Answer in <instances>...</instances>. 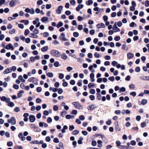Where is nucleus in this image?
Wrapping results in <instances>:
<instances>
[{
    "mask_svg": "<svg viewBox=\"0 0 149 149\" xmlns=\"http://www.w3.org/2000/svg\"><path fill=\"white\" fill-rule=\"evenodd\" d=\"M50 54L58 58L61 56V53L59 52L55 49H53L51 51Z\"/></svg>",
    "mask_w": 149,
    "mask_h": 149,
    "instance_id": "obj_1",
    "label": "nucleus"
},
{
    "mask_svg": "<svg viewBox=\"0 0 149 149\" xmlns=\"http://www.w3.org/2000/svg\"><path fill=\"white\" fill-rule=\"evenodd\" d=\"M72 104L76 109H83V106L78 102H72Z\"/></svg>",
    "mask_w": 149,
    "mask_h": 149,
    "instance_id": "obj_2",
    "label": "nucleus"
},
{
    "mask_svg": "<svg viewBox=\"0 0 149 149\" xmlns=\"http://www.w3.org/2000/svg\"><path fill=\"white\" fill-rule=\"evenodd\" d=\"M9 123H11L12 125H15L16 123V120L14 117H12L8 120Z\"/></svg>",
    "mask_w": 149,
    "mask_h": 149,
    "instance_id": "obj_3",
    "label": "nucleus"
},
{
    "mask_svg": "<svg viewBox=\"0 0 149 149\" xmlns=\"http://www.w3.org/2000/svg\"><path fill=\"white\" fill-rule=\"evenodd\" d=\"M113 29L114 30V32H115L120 31V29L117 26L116 22L115 23L114 25L113 26Z\"/></svg>",
    "mask_w": 149,
    "mask_h": 149,
    "instance_id": "obj_4",
    "label": "nucleus"
},
{
    "mask_svg": "<svg viewBox=\"0 0 149 149\" xmlns=\"http://www.w3.org/2000/svg\"><path fill=\"white\" fill-rule=\"evenodd\" d=\"M25 11L26 13H29L31 14H33L34 13V10L33 9H31L27 8L25 9Z\"/></svg>",
    "mask_w": 149,
    "mask_h": 149,
    "instance_id": "obj_5",
    "label": "nucleus"
},
{
    "mask_svg": "<svg viewBox=\"0 0 149 149\" xmlns=\"http://www.w3.org/2000/svg\"><path fill=\"white\" fill-rule=\"evenodd\" d=\"M63 7L62 6H59L57 9L56 10V13L58 14H60L61 13V10L62 9Z\"/></svg>",
    "mask_w": 149,
    "mask_h": 149,
    "instance_id": "obj_6",
    "label": "nucleus"
},
{
    "mask_svg": "<svg viewBox=\"0 0 149 149\" xmlns=\"http://www.w3.org/2000/svg\"><path fill=\"white\" fill-rule=\"evenodd\" d=\"M33 33L31 34V36L30 37L32 38H36L37 36L36 35L37 33V30L35 29L33 31Z\"/></svg>",
    "mask_w": 149,
    "mask_h": 149,
    "instance_id": "obj_7",
    "label": "nucleus"
},
{
    "mask_svg": "<svg viewBox=\"0 0 149 149\" xmlns=\"http://www.w3.org/2000/svg\"><path fill=\"white\" fill-rule=\"evenodd\" d=\"M96 108V107L95 106L94 104H92L88 106L87 107V109L89 110L92 111Z\"/></svg>",
    "mask_w": 149,
    "mask_h": 149,
    "instance_id": "obj_8",
    "label": "nucleus"
},
{
    "mask_svg": "<svg viewBox=\"0 0 149 149\" xmlns=\"http://www.w3.org/2000/svg\"><path fill=\"white\" fill-rule=\"evenodd\" d=\"M5 48L7 49H11L13 50L14 49L13 46L10 43H9L7 45L6 47Z\"/></svg>",
    "mask_w": 149,
    "mask_h": 149,
    "instance_id": "obj_9",
    "label": "nucleus"
},
{
    "mask_svg": "<svg viewBox=\"0 0 149 149\" xmlns=\"http://www.w3.org/2000/svg\"><path fill=\"white\" fill-rule=\"evenodd\" d=\"M1 100L3 101H6V103L8 102V100H10V99L9 98H7L5 96H2L1 98Z\"/></svg>",
    "mask_w": 149,
    "mask_h": 149,
    "instance_id": "obj_10",
    "label": "nucleus"
},
{
    "mask_svg": "<svg viewBox=\"0 0 149 149\" xmlns=\"http://www.w3.org/2000/svg\"><path fill=\"white\" fill-rule=\"evenodd\" d=\"M127 56L128 58L129 59L133 58L134 56V54L130 52L128 53L127 54Z\"/></svg>",
    "mask_w": 149,
    "mask_h": 149,
    "instance_id": "obj_11",
    "label": "nucleus"
},
{
    "mask_svg": "<svg viewBox=\"0 0 149 149\" xmlns=\"http://www.w3.org/2000/svg\"><path fill=\"white\" fill-rule=\"evenodd\" d=\"M8 102L6 103H8V106L10 107H12L15 106V104L12 102L10 101V100H8Z\"/></svg>",
    "mask_w": 149,
    "mask_h": 149,
    "instance_id": "obj_12",
    "label": "nucleus"
},
{
    "mask_svg": "<svg viewBox=\"0 0 149 149\" xmlns=\"http://www.w3.org/2000/svg\"><path fill=\"white\" fill-rule=\"evenodd\" d=\"M84 7V5L83 4H79L78 6L76 8V10L77 11H79L82 8Z\"/></svg>",
    "mask_w": 149,
    "mask_h": 149,
    "instance_id": "obj_13",
    "label": "nucleus"
},
{
    "mask_svg": "<svg viewBox=\"0 0 149 149\" xmlns=\"http://www.w3.org/2000/svg\"><path fill=\"white\" fill-rule=\"evenodd\" d=\"M29 120L31 122H33L35 120V118L34 116L30 115L29 117Z\"/></svg>",
    "mask_w": 149,
    "mask_h": 149,
    "instance_id": "obj_14",
    "label": "nucleus"
},
{
    "mask_svg": "<svg viewBox=\"0 0 149 149\" xmlns=\"http://www.w3.org/2000/svg\"><path fill=\"white\" fill-rule=\"evenodd\" d=\"M11 69L10 68H8L5 70L4 72V74H7L11 72Z\"/></svg>",
    "mask_w": 149,
    "mask_h": 149,
    "instance_id": "obj_15",
    "label": "nucleus"
},
{
    "mask_svg": "<svg viewBox=\"0 0 149 149\" xmlns=\"http://www.w3.org/2000/svg\"><path fill=\"white\" fill-rule=\"evenodd\" d=\"M24 92L23 90H21L19 91L17 94V96L18 98H20L22 96V93Z\"/></svg>",
    "mask_w": 149,
    "mask_h": 149,
    "instance_id": "obj_16",
    "label": "nucleus"
},
{
    "mask_svg": "<svg viewBox=\"0 0 149 149\" xmlns=\"http://www.w3.org/2000/svg\"><path fill=\"white\" fill-rule=\"evenodd\" d=\"M97 143H98V147L99 148L102 147V142L101 141L99 140L97 141Z\"/></svg>",
    "mask_w": 149,
    "mask_h": 149,
    "instance_id": "obj_17",
    "label": "nucleus"
},
{
    "mask_svg": "<svg viewBox=\"0 0 149 149\" xmlns=\"http://www.w3.org/2000/svg\"><path fill=\"white\" fill-rule=\"evenodd\" d=\"M48 49V47L47 46H45L43 47L41 49L42 52H44L47 51Z\"/></svg>",
    "mask_w": 149,
    "mask_h": 149,
    "instance_id": "obj_18",
    "label": "nucleus"
},
{
    "mask_svg": "<svg viewBox=\"0 0 149 149\" xmlns=\"http://www.w3.org/2000/svg\"><path fill=\"white\" fill-rule=\"evenodd\" d=\"M93 1L91 0H88L86 2V4L88 6H89L93 3Z\"/></svg>",
    "mask_w": 149,
    "mask_h": 149,
    "instance_id": "obj_19",
    "label": "nucleus"
},
{
    "mask_svg": "<svg viewBox=\"0 0 149 149\" xmlns=\"http://www.w3.org/2000/svg\"><path fill=\"white\" fill-rule=\"evenodd\" d=\"M15 5V2L13 0L11 1L9 3V6L10 7H13Z\"/></svg>",
    "mask_w": 149,
    "mask_h": 149,
    "instance_id": "obj_20",
    "label": "nucleus"
},
{
    "mask_svg": "<svg viewBox=\"0 0 149 149\" xmlns=\"http://www.w3.org/2000/svg\"><path fill=\"white\" fill-rule=\"evenodd\" d=\"M63 25V24L62 22H59L56 25V27L57 28H59L60 27L62 26Z\"/></svg>",
    "mask_w": 149,
    "mask_h": 149,
    "instance_id": "obj_21",
    "label": "nucleus"
},
{
    "mask_svg": "<svg viewBox=\"0 0 149 149\" xmlns=\"http://www.w3.org/2000/svg\"><path fill=\"white\" fill-rule=\"evenodd\" d=\"M41 20L42 22L47 21L48 20V18L47 17H44L41 18Z\"/></svg>",
    "mask_w": 149,
    "mask_h": 149,
    "instance_id": "obj_22",
    "label": "nucleus"
},
{
    "mask_svg": "<svg viewBox=\"0 0 149 149\" xmlns=\"http://www.w3.org/2000/svg\"><path fill=\"white\" fill-rule=\"evenodd\" d=\"M61 57L62 58L65 60L68 57L66 55L65 53H63L61 55Z\"/></svg>",
    "mask_w": 149,
    "mask_h": 149,
    "instance_id": "obj_23",
    "label": "nucleus"
},
{
    "mask_svg": "<svg viewBox=\"0 0 149 149\" xmlns=\"http://www.w3.org/2000/svg\"><path fill=\"white\" fill-rule=\"evenodd\" d=\"M65 34L64 33H61L60 36V39L61 40H62V39L65 37Z\"/></svg>",
    "mask_w": 149,
    "mask_h": 149,
    "instance_id": "obj_24",
    "label": "nucleus"
},
{
    "mask_svg": "<svg viewBox=\"0 0 149 149\" xmlns=\"http://www.w3.org/2000/svg\"><path fill=\"white\" fill-rule=\"evenodd\" d=\"M46 75L49 77H52L53 76V73L50 72L47 73Z\"/></svg>",
    "mask_w": 149,
    "mask_h": 149,
    "instance_id": "obj_25",
    "label": "nucleus"
},
{
    "mask_svg": "<svg viewBox=\"0 0 149 149\" xmlns=\"http://www.w3.org/2000/svg\"><path fill=\"white\" fill-rule=\"evenodd\" d=\"M79 131L77 130H74L72 132V134L73 135H76L78 134Z\"/></svg>",
    "mask_w": 149,
    "mask_h": 149,
    "instance_id": "obj_26",
    "label": "nucleus"
},
{
    "mask_svg": "<svg viewBox=\"0 0 149 149\" xmlns=\"http://www.w3.org/2000/svg\"><path fill=\"white\" fill-rule=\"evenodd\" d=\"M37 58V56H36L35 57H31L30 58V60L32 62H34L35 60Z\"/></svg>",
    "mask_w": 149,
    "mask_h": 149,
    "instance_id": "obj_27",
    "label": "nucleus"
},
{
    "mask_svg": "<svg viewBox=\"0 0 149 149\" xmlns=\"http://www.w3.org/2000/svg\"><path fill=\"white\" fill-rule=\"evenodd\" d=\"M96 95H97V96L96 97L97 99L99 100H100L101 99V97L100 93H97Z\"/></svg>",
    "mask_w": 149,
    "mask_h": 149,
    "instance_id": "obj_28",
    "label": "nucleus"
},
{
    "mask_svg": "<svg viewBox=\"0 0 149 149\" xmlns=\"http://www.w3.org/2000/svg\"><path fill=\"white\" fill-rule=\"evenodd\" d=\"M147 102L146 100L143 99L142 100L141 103L142 105H144L146 104Z\"/></svg>",
    "mask_w": 149,
    "mask_h": 149,
    "instance_id": "obj_29",
    "label": "nucleus"
},
{
    "mask_svg": "<svg viewBox=\"0 0 149 149\" xmlns=\"http://www.w3.org/2000/svg\"><path fill=\"white\" fill-rule=\"evenodd\" d=\"M67 112L65 111L62 112L61 113V115L62 117H64L65 115L67 114Z\"/></svg>",
    "mask_w": 149,
    "mask_h": 149,
    "instance_id": "obj_30",
    "label": "nucleus"
},
{
    "mask_svg": "<svg viewBox=\"0 0 149 149\" xmlns=\"http://www.w3.org/2000/svg\"><path fill=\"white\" fill-rule=\"evenodd\" d=\"M73 36L75 37H77L79 36V34L78 32H75L73 33Z\"/></svg>",
    "mask_w": 149,
    "mask_h": 149,
    "instance_id": "obj_31",
    "label": "nucleus"
},
{
    "mask_svg": "<svg viewBox=\"0 0 149 149\" xmlns=\"http://www.w3.org/2000/svg\"><path fill=\"white\" fill-rule=\"evenodd\" d=\"M29 32L30 31L28 29H26L25 31L24 34L25 36H27L28 34L29 33Z\"/></svg>",
    "mask_w": 149,
    "mask_h": 149,
    "instance_id": "obj_32",
    "label": "nucleus"
},
{
    "mask_svg": "<svg viewBox=\"0 0 149 149\" xmlns=\"http://www.w3.org/2000/svg\"><path fill=\"white\" fill-rule=\"evenodd\" d=\"M82 81L81 80H80L77 82V84L79 86H81L82 85Z\"/></svg>",
    "mask_w": 149,
    "mask_h": 149,
    "instance_id": "obj_33",
    "label": "nucleus"
},
{
    "mask_svg": "<svg viewBox=\"0 0 149 149\" xmlns=\"http://www.w3.org/2000/svg\"><path fill=\"white\" fill-rule=\"evenodd\" d=\"M125 87H122L120 89L119 91L120 92H124L125 91Z\"/></svg>",
    "mask_w": 149,
    "mask_h": 149,
    "instance_id": "obj_34",
    "label": "nucleus"
},
{
    "mask_svg": "<svg viewBox=\"0 0 149 149\" xmlns=\"http://www.w3.org/2000/svg\"><path fill=\"white\" fill-rule=\"evenodd\" d=\"M131 95H132L133 97H135L136 95V93L134 91L131 92L130 93Z\"/></svg>",
    "mask_w": 149,
    "mask_h": 149,
    "instance_id": "obj_35",
    "label": "nucleus"
},
{
    "mask_svg": "<svg viewBox=\"0 0 149 149\" xmlns=\"http://www.w3.org/2000/svg\"><path fill=\"white\" fill-rule=\"evenodd\" d=\"M118 62L115 61H113L111 63V64L114 66H115L118 64Z\"/></svg>",
    "mask_w": 149,
    "mask_h": 149,
    "instance_id": "obj_36",
    "label": "nucleus"
},
{
    "mask_svg": "<svg viewBox=\"0 0 149 149\" xmlns=\"http://www.w3.org/2000/svg\"><path fill=\"white\" fill-rule=\"evenodd\" d=\"M145 6L148 7L149 6V1L146 0L145 1Z\"/></svg>",
    "mask_w": 149,
    "mask_h": 149,
    "instance_id": "obj_37",
    "label": "nucleus"
},
{
    "mask_svg": "<svg viewBox=\"0 0 149 149\" xmlns=\"http://www.w3.org/2000/svg\"><path fill=\"white\" fill-rule=\"evenodd\" d=\"M120 39V37L118 36H116L114 38V39L116 41H118Z\"/></svg>",
    "mask_w": 149,
    "mask_h": 149,
    "instance_id": "obj_38",
    "label": "nucleus"
},
{
    "mask_svg": "<svg viewBox=\"0 0 149 149\" xmlns=\"http://www.w3.org/2000/svg\"><path fill=\"white\" fill-rule=\"evenodd\" d=\"M13 145V143L12 141H10L7 143V145L8 146H11Z\"/></svg>",
    "mask_w": 149,
    "mask_h": 149,
    "instance_id": "obj_39",
    "label": "nucleus"
},
{
    "mask_svg": "<svg viewBox=\"0 0 149 149\" xmlns=\"http://www.w3.org/2000/svg\"><path fill=\"white\" fill-rule=\"evenodd\" d=\"M108 79L111 81H113L115 79L114 77L113 76L110 77Z\"/></svg>",
    "mask_w": 149,
    "mask_h": 149,
    "instance_id": "obj_40",
    "label": "nucleus"
},
{
    "mask_svg": "<svg viewBox=\"0 0 149 149\" xmlns=\"http://www.w3.org/2000/svg\"><path fill=\"white\" fill-rule=\"evenodd\" d=\"M97 144V143L95 141H93L91 143V145L93 146H95Z\"/></svg>",
    "mask_w": 149,
    "mask_h": 149,
    "instance_id": "obj_41",
    "label": "nucleus"
},
{
    "mask_svg": "<svg viewBox=\"0 0 149 149\" xmlns=\"http://www.w3.org/2000/svg\"><path fill=\"white\" fill-rule=\"evenodd\" d=\"M14 111L16 112H18L20 111V108L19 107H16L14 109Z\"/></svg>",
    "mask_w": 149,
    "mask_h": 149,
    "instance_id": "obj_42",
    "label": "nucleus"
},
{
    "mask_svg": "<svg viewBox=\"0 0 149 149\" xmlns=\"http://www.w3.org/2000/svg\"><path fill=\"white\" fill-rule=\"evenodd\" d=\"M64 77V75L62 73H60L59 76V78L60 79H63Z\"/></svg>",
    "mask_w": 149,
    "mask_h": 149,
    "instance_id": "obj_43",
    "label": "nucleus"
},
{
    "mask_svg": "<svg viewBox=\"0 0 149 149\" xmlns=\"http://www.w3.org/2000/svg\"><path fill=\"white\" fill-rule=\"evenodd\" d=\"M54 65L56 67H58L59 66V63L58 61L55 62L54 63Z\"/></svg>",
    "mask_w": 149,
    "mask_h": 149,
    "instance_id": "obj_44",
    "label": "nucleus"
},
{
    "mask_svg": "<svg viewBox=\"0 0 149 149\" xmlns=\"http://www.w3.org/2000/svg\"><path fill=\"white\" fill-rule=\"evenodd\" d=\"M129 87L130 88L134 89L135 88V85L134 84H131L129 86Z\"/></svg>",
    "mask_w": 149,
    "mask_h": 149,
    "instance_id": "obj_45",
    "label": "nucleus"
},
{
    "mask_svg": "<svg viewBox=\"0 0 149 149\" xmlns=\"http://www.w3.org/2000/svg\"><path fill=\"white\" fill-rule=\"evenodd\" d=\"M90 93L92 94H94L95 93V91L94 89H91L90 90Z\"/></svg>",
    "mask_w": 149,
    "mask_h": 149,
    "instance_id": "obj_46",
    "label": "nucleus"
},
{
    "mask_svg": "<svg viewBox=\"0 0 149 149\" xmlns=\"http://www.w3.org/2000/svg\"><path fill=\"white\" fill-rule=\"evenodd\" d=\"M49 113L48 111L47 110H45L44 111L43 114L45 116H47L48 115Z\"/></svg>",
    "mask_w": 149,
    "mask_h": 149,
    "instance_id": "obj_47",
    "label": "nucleus"
},
{
    "mask_svg": "<svg viewBox=\"0 0 149 149\" xmlns=\"http://www.w3.org/2000/svg\"><path fill=\"white\" fill-rule=\"evenodd\" d=\"M52 119L51 117H49L47 118V121L48 123H50L52 122Z\"/></svg>",
    "mask_w": 149,
    "mask_h": 149,
    "instance_id": "obj_48",
    "label": "nucleus"
},
{
    "mask_svg": "<svg viewBox=\"0 0 149 149\" xmlns=\"http://www.w3.org/2000/svg\"><path fill=\"white\" fill-rule=\"evenodd\" d=\"M89 98L91 100H93L95 99V97L94 95H90Z\"/></svg>",
    "mask_w": 149,
    "mask_h": 149,
    "instance_id": "obj_49",
    "label": "nucleus"
},
{
    "mask_svg": "<svg viewBox=\"0 0 149 149\" xmlns=\"http://www.w3.org/2000/svg\"><path fill=\"white\" fill-rule=\"evenodd\" d=\"M14 88L16 89H18L19 88V86L18 85L16 84H14L13 85Z\"/></svg>",
    "mask_w": 149,
    "mask_h": 149,
    "instance_id": "obj_50",
    "label": "nucleus"
},
{
    "mask_svg": "<svg viewBox=\"0 0 149 149\" xmlns=\"http://www.w3.org/2000/svg\"><path fill=\"white\" fill-rule=\"evenodd\" d=\"M135 71L136 72H139L140 71V68L139 67H137L135 69Z\"/></svg>",
    "mask_w": 149,
    "mask_h": 149,
    "instance_id": "obj_51",
    "label": "nucleus"
},
{
    "mask_svg": "<svg viewBox=\"0 0 149 149\" xmlns=\"http://www.w3.org/2000/svg\"><path fill=\"white\" fill-rule=\"evenodd\" d=\"M78 29L79 30H82L83 29V26L82 25H79L78 26Z\"/></svg>",
    "mask_w": 149,
    "mask_h": 149,
    "instance_id": "obj_52",
    "label": "nucleus"
},
{
    "mask_svg": "<svg viewBox=\"0 0 149 149\" xmlns=\"http://www.w3.org/2000/svg\"><path fill=\"white\" fill-rule=\"evenodd\" d=\"M59 147H60V148H61V149H62L63 148H64L63 143L61 142H60V143H59Z\"/></svg>",
    "mask_w": 149,
    "mask_h": 149,
    "instance_id": "obj_53",
    "label": "nucleus"
},
{
    "mask_svg": "<svg viewBox=\"0 0 149 149\" xmlns=\"http://www.w3.org/2000/svg\"><path fill=\"white\" fill-rule=\"evenodd\" d=\"M77 113V111L76 110H72L71 113V114L76 115Z\"/></svg>",
    "mask_w": 149,
    "mask_h": 149,
    "instance_id": "obj_54",
    "label": "nucleus"
},
{
    "mask_svg": "<svg viewBox=\"0 0 149 149\" xmlns=\"http://www.w3.org/2000/svg\"><path fill=\"white\" fill-rule=\"evenodd\" d=\"M94 55L95 57L97 58H99L100 56V55L97 52H95Z\"/></svg>",
    "mask_w": 149,
    "mask_h": 149,
    "instance_id": "obj_55",
    "label": "nucleus"
},
{
    "mask_svg": "<svg viewBox=\"0 0 149 149\" xmlns=\"http://www.w3.org/2000/svg\"><path fill=\"white\" fill-rule=\"evenodd\" d=\"M79 118L81 120H84L85 119V118L83 115H81L79 116Z\"/></svg>",
    "mask_w": 149,
    "mask_h": 149,
    "instance_id": "obj_56",
    "label": "nucleus"
},
{
    "mask_svg": "<svg viewBox=\"0 0 149 149\" xmlns=\"http://www.w3.org/2000/svg\"><path fill=\"white\" fill-rule=\"evenodd\" d=\"M74 128V127L73 125H70L69 126V130L70 131H71Z\"/></svg>",
    "mask_w": 149,
    "mask_h": 149,
    "instance_id": "obj_57",
    "label": "nucleus"
},
{
    "mask_svg": "<svg viewBox=\"0 0 149 149\" xmlns=\"http://www.w3.org/2000/svg\"><path fill=\"white\" fill-rule=\"evenodd\" d=\"M81 132L82 134L84 136H86L88 134V132L86 131H82Z\"/></svg>",
    "mask_w": 149,
    "mask_h": 149,
    "instance_id": "obj_58",
    "label": "nucleus"
},
{
    "mask_svg": "<svg viewBox=\"0 0 149 149\" xmlns=\"http://www.w3.org/2000/svg\"><path fill=\"white\" fill-rule=\"evenodd\" d=\"M94 85V84L90 83L88 85V87L89 88H91Z\"/></svg>",
    "mask_w": 149,
    "mask_h": 149,
    "instance_id": "obj_59",
    "label": "nucleus"
},
{
    "mask_svg": "<svg viewBox=\"0 0 149 149\" xmlns=\"http://www.w3.org/2000/svg\"><path fill=\"white\" fill-rule=\"evenodd\" d=\"M95 30L93 29L91 30L90 31V33L91 35H93L95 33Z\"/></svg>",
    "mask_w": 149,
    "mask_h": 149,
    "instance_id": "obj_60",
    "label": "nucleus"
},
{
    "mask_svg": "<svg viewBox=\"0 0 149 149\" xmlns=\"http://www.w3.org/2000/svg\"><path fill=\"white\" fill-rule=\"evenodd\" d=\"M146 126V124L145 122H142L141 124V126L142 128L145 127Z\"/></svg>",
    "mask_w": 149,
    "mask_h": 149,
    "instance_id": "obj_61",
    "label": "nucleus"
},
{
    "mask_svg": "<svg viewBox=\"0 0 149 149\" xmlns=\"http://www.w3.org/2000/svg\"><path fill=\"white\" fill-rule=\"evenodd\" d=\"M70 3L72 5H74L76 3V2L74 0H72L70 1Z\"/></svg>",
    "mask_w": 149,
    "mask_h": 149,
    "instance_id": "obj_62",
    "label": "nucleus"
},
{
    "mask_svg": "<svg viewBox=\"0 0 149 149\" xmlns=\"http://www.w3.org/2000/svg\"><path fill=\"white\" fill-rule=\"evenodd\" d=\"M7 29H11L13 28V26L11 24H9L7 26Z\"/></svg>",
    "mask_w": 149,
    "mask_h": 149,
    "instance_id": "obj_63",
    "label": "nucleus"
},
{
    "mask_svg": "<svg viewBox=\"0 0 149 149\" xmlns=\"http://www.w3.org/2000/svg\"><path fill=\"white\" fill-rule=\"evenodd\" d=\"M103 18L105 22H106L108 20V17L107 16L104 15L103 17Z\"/></svg>",
    "mask_w": 149,
    "mask_h": 149,
    "instance_id": "obj_64",
    "label": "nucleus"
}]
</instances>
